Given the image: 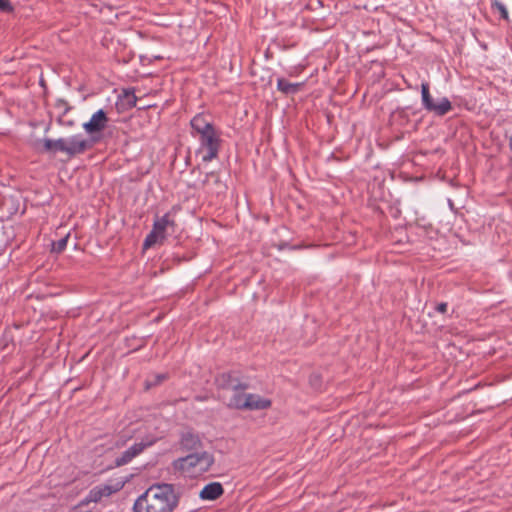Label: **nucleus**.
Wrapping results in <instances>:
<instances>
[{
  "mask_svg": "<svg viewBox=\"0 0 512 512\" xmlns=\"http://www.w3.org/2000/svg\"><path fill=\"white\" fill-rule=\"evenodd\" d=\"M234 392L235 394L230 398L228 406L239 410H245L244 403L247 398V394L241 393V391Z\"/></svg>",
  "mask_w": 512,
  "mask_h": 512,
  "instance_id": "nucleus-16",
  "label": "nucleus"
},
{
  "mask_svg": "<svg viewBox=\"0 0 512 512\" xmlns=\"http://www.w3.org/2000/svg\"><path fill=\"white\" fill-rule=\"evenodd\" d=\"M108 121L107 113L103 109H99L92 114L89 121L85 122L82 127L93 141H98Z\"/></svg>",
  "mask_w": 512,
  "mask_h": 512,
  "instance_id": "nucleus-6",
  "label": "nucleus"
},
{
  "mask_svg": "<svg viewBox=\"0 0 512 512\" xmlns=\"http://www.w3.org/2000/svg\"><path fill=\"white\" fill-rule=\"evenodd\" d=\"M69 237H70V233H68L66 236L62 237L58 241L53 242L52 243V252L57 253V254L62 253L67 247Z\"/></svg>",
  "mask_w": 512,
  "mask_h": 512,
  "instance_id": "nucleus-19",
  "label": "nucleus"
},
{
  "mask_svg": "<svg viewBox=\"0 0 512 512\" xmlns=\"http://www.w3.org/2000/svg\"><path fill=\"white\" fill-rule=\"evenodd\" d=\"M155 438L142 439L139 442H135L133 445L122 451L114 458V467H121L132 462L134 458L140 455L146 448L151 447L155 443Z\"/></svg>",
  "mask_w": 512,
  "mask_h": 512,
  "instance_id": "nucleus-5",
  "label": "nucleus"
},
{
  "mask_svg": "<svg viewBox=\"0 0 512 512\" xmlns=\"http://www.w3.org/2000/svg\"><path fill=\"white\" fill-rule=\"evenodd\" d=\"M63 153L69 156L81 154L90 148V142L83 138L82 135L76 134L68 138H63Z\"/></svg>",
  "mask_w": 512,
  "mask_h": 512,
  "instance_id": "nucleus-8",
  "label": "nucleus"
},
{
  "mask_svg": "<svg viewBox=\"0 0 512 512\" xmlns=\"http://www.w3.org/2000/svg\"><path fill=\"white\" fill-rule=\"evenodd\" d=\"M112 487L109 485L96 486L89 492V500L93 502L100 501L103 497H108L112 494Z\"/></svg>",
  "mask_w": 512,
  "mask_h": 512,
  "instance_id": "nucleus-14",
  "label": "nucleus"
},
{
  "mask_svg": "<svg viewBox=\"0 0 512 512\" xmlns=\"http://www.w3.org/2000/svg\"><path fill=\"white\" fill-rule=\"evenodd\" d=\"M214 461V456L211 453L198 451L177 459L174 466L187 476L195 477L209 471Z\"/></svg>",
  "mask_w": 512,
  "mask_h": 512,
  "instance_id": "nucleus-3",
  "label": "nucleus"
},
{
  "mask_svg": "<svg viewBox=\"0 0 512 512\" xmlns=\"http://www.w3.org/2000/svg\"><path fill=\"white\" fill-rule=\"evenodd\" d=\"M175 221L171 217V212L165 213L162 217H157L153 223V230L158 233L164 240L167 237L166 231L168 228H174Z\"/></svg>",
  "mask_w": 512,
  "mask_h": 512,
  "instance_id": "nucleus-12",
  "label": "nucleus"
},
{
  "mask_svg": "<svg viewBox=\"0 0 512 512\" xmlns=\"http://www.w3.org/2000/svg\"><path fill=\"white\" fill-rule=\"evenodd\" d=\"M125 94H126V96L131 98L130 102L134 106L136 104V96L134 95V93L125 92Z\"/></svg>",
  "mask_w": 512,
  "mask_h": 512,
  "instance_id": "nucleus-23",
  "label": "nucleus"
},
{
  "mask_svg": "<svg viewBox=\"0 0 512 512\" xmlns=\"http://www.w3.org/2000/svg\"><path fill=\"white\" fill-rule=\"evenodd\" d=\"M214 175H215V173H214V172L207 173V174H206V178H205V180L203 181V183L205 184V183L207 182V180H208V177H210V176H214Z\"/></svg>",
  "mask_w": 512,
  "mask_h": 512,
  "instance_id": "nucleus-24",
  "label": "nucleus"
},
{
  "mask_svg": "<svg viewBox=\"0 0 512 512\" xmlns=\"http://www.w3.org/2000/svg\"><path fill=\"white\" fill-rule=\"evenodd\" d=\"M166 377L167 376L165 374L156 375V380H155L154 384L156 385V384L161 383L162 381H164L166 379Z\"/></svg>",
  "mask_w": 512,
  "mask_h": 512,
  "instance_id": "nucleus-22",
  "label": "nucleus"
},
{
  "mask_svg": "<svg viewBox=\"0 0 512 512\" xmlns=\"http://www.w3.org/2000/svg\"><path fill=\"white\" fill-rule=\"evenodd\" d=\"M509 148H510V150L512 151V136H511V137H510V139H509Z\"/></svg>",
  "mask_w": 512,
  "mask_h": 512,
  "instance_id": "nucleus-26",
  "label": "nucleus"
},
{
  "mask_svg": "<svg viewBox=\"0 0 512 512\" xmlns=\"http://www.w3.org/2000/svg\"><path fill=\"white\" fill-rule=\"evenodd\" d=\"M0 11L12 13L14 11V7L9 0H0Z\"/></svg>",
  "mask_w": 512,
  "mask_h": 512,
  "instance_id": "nucleus-20",
  "label": "nucleus"
},
{
  "mask_svg": "<svg viewBox=\"0 0 512 512\" xmlns=\"http://www.w3.org/2000/svg\"><path fill=\"white\" fill-rule=\"evenodd\" d=\"M63 144V138L56 140L45 138L43 139V151L51 153L62 152Z\"/></svg>",
  "mask_w": 512,
  "mask_h": 512,
  "instance_id": "nucleus-15",
  "label": "nucleus"
},
{
  "mask_svg": "<svg viewBox=\"0 0 512 512\" xmlns=\"http://www.w3.org/2000/svg\"><path fill=\"white\" fill-rule=\"evenodd\" d=\"M215 384L220 389L244 391L249 388L247 381L239 378L236 372H223L216 376Z\"/></svg>",
  "mask_w": 512,
  "mask_h": 512,
  "instance_id": "nucleus-7",
  "label": "nucleus"
},
{
  "mask_svg": "<svg viewBox=\"0 0 512 512\" xmlns=\"http://www.w3.org/2000/svg\"><path fill=\"white\" fill-rule=\"evenodd\" d=\"M271 406V401L258 394L247 393V398L244 403L245 410L257 411L265 410Z\"/></svg>",
  "mask_w": 512,
  "mask_h": 512,
  "instance_id": "nucleus-10",
  "label": "nucleus"
},
{
  "mask_svg": "<svg viewBox=\"0 0 512 512\" xmlns=\"http://www.w3.org/2000/svg\"><path fill=\"white\" fill-rule=\"evenodd\" d=\"M162 241H164V239L152 229L144 239L143 248L148 249L155 245L157 242Z\"/></svg>",
  "mask_w": 512,
  "mask_h": 512,
  "instance_id": "nucleus-18",
  "label": "nucleus"
},
{
  "mask_svg": "<svg viewBox=\"0 0 512 512\" xmlns=\"http://www.w3.org/2000/svg\"><path fill=\"white\" fill-rule=\"evenodd\" d=\"M179 497L174 485L158 483L150 486L134 503L135 512H173Z\"/></svg>",
  "mask_w": 512,
  "mask_h": 512,
  "instance_id": "nucleus-1",
  "label": "nucleus"
},
{
  "mask_svg": "<svg viewBox=\"0 0 512 512\" xmlns=\"http://www.w3.org/2000/svg\"><path fill=\"white\" fill-rule=\"evenodd\" d=\"M304 85L305 82L291 83L282 77L277 78V89L285 95L298 93Z\"/></svg>",
  "mask_w": 512,
  "mask_h": 512,
  "instance_id": "nucleus-13",
  "label": "nucleus"
},
{
  "mask_svg": "<svg viewBox=\"0 0 512 512\" xmlns=\"http://www.w3.org/2000/svg\"><path fill=\"white\" fill-rule=\"evenodd\" d=\"M181 448L189 453L201 451L202 442L197 434L185 432L180 440Z\"/></svg>",
  "mask_w": 512,
  "mask_h": 512,
  "instance_id": "nucleus-11",
  "label": "nucleus"
},
{
  "mask_svg": "<svg viewBox=\"0 0 512 512\" xmlns=\"http://www.w3.org/2000/svg\"><path fill=\"white\" fill-rule=\"evenodd\" d=\"M421 101L423 108L434 115L442 117L452 110V103L447 97H442L436 102L430 94L429 83L421 84Z\"/></svg>",
  "mask_w": 512,
  "mask_h": 512,
  "instance_id": "nucleus-4",
  "label": "nucleus"
},
{
  "mask_svg": "<svg viewBox=\"0 0 512 512\" xmlns=\"http://www.w3.org/2000/svg\"><path fill=\"white\" fill-rule=\"evenodd\" d=\"M448 205H449L450 209L454 208L453 201L451 199H448Z\"/></svg>",
  "mask_w": 512,
  "mask_h": 512,
  "instance_id": "nucleus-25",
  "label": "nucleus"
},
{
  "mask_svg": "<svg viewBox=\"0 0 512 512\" xmlns=\"http://www.w3.org/2000/svg\"><path fill=\"white\" fill-rule=\"evenodd\" d=\"M447 303L441 302L436 306V311L439 313H445L447 311Z\"/></svg>",
  "mask_w": 512,
  "mask_h": 512,
  "instance_id": "nucleus-21",
  "label": "nucleus"
},
{
  "mask_svg": "<svg viewBox=\"0 0 512 512\" xmlns=\"http://www.w3.org/2000/svg\"><path fill=\"white\" fill-rule=\"evenodd\" d=\"M223 494L224 488L220 482H210L201 489L199 498L203 501H215Z\"/></svg>",
  "mask_w": 512,
  "mask_h": 512,
  "instance_id": "nucleus-9",
  "label": "nucleus"
},
{
  "mask_svg": "<svg viewBox=\"0 0 512 512\" xmlns=\"http://www.w3.org/2000/svg\"><path fill=\"white\" fill-rule=\"evenodd\" d=\"M491 8L494 12L499 13L500 17L504 20L509 19L508 9L506 5L500 0H493Z\"/></svg>",
  "mask_w": 512,
  "mask_h": 512,
  "instance_id": "nucleus-17",
  "label": "nucleus"
},
{
  "mask_svg": "<svg viewBox=\"0 0 512 512\" xmlns=\"http://www.w3.org/2000/svg\"><path fill=\"white\" fill-rule=\"evenodd\" d=\"M192 136L197 137L199 147L197 152L202 155L203 162H211L218 157L221 149V132L202 114H196L190 121Z\"/></svg>",
  "mask_w": 512,
  "mask_h": 512,
  "instance_id": "nucleus-2",
  "label": "nucleus"
}]
</instances>
